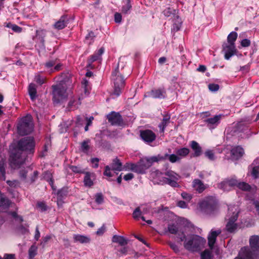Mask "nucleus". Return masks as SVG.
Here are the masks:
<instances>
[{"mask_svg":"<svg viewBox=\"0 0 259 259\" xmlns=\"http://www.w3.org/2000/svg\"><path fill=\"white\" fill-rule=\"evenodd\" d=\"M190 146L194 151V153L192 155L191 157H198L201 155L202 152V148L197 142L192 141L190 142Z\"/></svg>","mask_w":259,"mask_h":259,"instance_id":"f3484780","label":"nucleus"},{"mask_svg":"<svg viewBox=\"0 0 259 259\" xmlns=\"http://www.w3.org/2000/svg\"><path fill=\"white\" fill-rule=\"evenodd\" d=\"M112 241L119 243L120 245L123 246L128 243V240L123 236L114 235L112 238Z\"/></svg>","mask_w":259,"mask_h":259,"instance_id":"2f4dec72","label":"nucleus"},{"mask_svg":"<svg viewBox=\"0 0 259 259\" xmlns=\"http://www.w3.org/2000/svg\"><path fill=\"white\" fill-rule=\"evenodd\" d=\"M150 95L153 98L164 99L166 96V92L164 89H156L152 90Z\"/></svg>","mask_w":259,"mask_h":259,"instance_id":"4be33fe9","label":"nucleus"},{"mask_svg":"<svg viewBox=\"0 0 259 259\" xmlns=\"http://www.w3.org/2000/svg\"><path fill=\"white\" fill-rule=\"evenodd\" d=\"M237 187L243 191H249L251 189L250 186L245 182H239Z\"/></svg>","mask_w":259,"mask_h":259,"instance_id":"a18cd8bd","label":"nucleus"},{"mask_svg":"<svg viewBox=\"0 0 259 259\" xmlns=\"http://www.w3.org/2000/svg\"><path fill=\"white\" fill-rule=\"evenodd\" d=\"M238 34L235 31L231 32L227 37L228 43L231 45H235V41L237 38Z\"/></svg>","mask_w":259,"mask_h":259,"instance_id":"e433bc0d","label":"nucleus"},{"mask_svg":"<svg viewBox=\"0 0 259 259\" xmlns=\"http://www.w3.org/2000/svg\"><path fill=\"white\" fill-rule=\"evenodd\" d=\"M68 21V20L67 19V16H63L54 24V28L58 30L62 29L66 26Z\"/></svg>","mask_w":259,"mask_h":259,"instance_id":"5701e85b","label":"nucleus"},{"mask_svg":"<svg viewBox=\"0 0 259 259\" xmlns=\"http://www.w3.org/2000/svg\"><path fill=\"white\" fill-rule=\"evenodd\" d=\"M150 177L153 179L154 183L158 184H163L162 181V173L158 170H154L151 172Z\"/></svg>","mask_w":259,"mask_h":259,"instance_id":"6ab92c4d","label":"nucleus"},{"mask_svg":"<svg viewBox=\"0 0 259 259\" xmlns=\"http://www.w3.org/2000/svg\"><path fill=\"white\" fill-rule=\"evenodd\" d=\"M105 231L106 227L105 225H103V226L97 230L96 234L99 236H102L105 233Z\"/></svg>","mask_w":259,"mask_h":259,"instance_id":"bf43d9fd","label":"nucleus"},{"mask_svg":"<svg viewBox=\"0 0 259 259\" xmlns=\"http://www.w3.org/2000/svg\"><path fill=\"white\" fill-rule=\"evenodd\" d=\"M73 239L75 242H78L80 243H87L90 241V239L88 237L79 234L74 235Z\"/></svg>","mask_w":259,"mask_h":259,"instance_id":"c85d7f7f","label":"nucleus"},{"mask_svg":"<svg viewBox=\"0 0 259 259\" xmlns=\"http://www.w3.org/2000/svg\"><path fill=\"white\" fill-rule=\"evenodd\" d=\"M15 256L14 254H6L4 256V259H15Z\"/></svg>","mask_w":259,"mask_h":259,"instance_id":"774afa93","label":"nucleus"},{"mask_svg":"<svg viewBox=\"0 0 259 259\" xmlns=\"http://www.w3.org/2000/svg\"><path fill=\"white\" fill-rule=\"evenodd\" d=\"M136 164L133 163L126 162L124 165H123V170L127 171L132 170L136 172Z\"/></svg>","mask_w":259,"mask_h":259,"instance_id":"ea45409f","label":"nucleus"},{"mask_svg":"<svg viewBox=\"0 0 259 259\" xmlns=\"http://www.w3.org/2000/svg\"><path fill=\"white\" fill-rule=\"evenodd\" d=\"M222 231L220 229L217 230H211L208 235V244L210 249L212 250L214 248V245L216 242L217 237L221 233Z\"/></svg>","mask_w":259,"mask_h":259,"instance_id":"2eb2a0df","label":"nucleus"},{"mask_svg":"<svg viewBox=\"0 0 259 259\" xmlns=\"http://www.w3.org/2000/svg\"><path fill=\"white\" fill-rule=\"evenodd\" d=\"M53 95L54 100L57 102L65 99L67 97L66 87L62 83H59L52 86Z\"/></svg>","mask_w":259,"mask_h":259,"instance_id":"6e6552de","label":"nucleus"},{"mask_svg":"<svg viewBox=\"0 0 259 259\" xmlns=\"http://www.w3.org/2000/svg\"><path fill=\"white\" fill-rule=\"evenodd\" d=\"M176 11L175 9L167 8L163 11V13L165 16L167 17L172 16L174 19H177L178 20L177 22L179 23V16L176 15Z\"/></svg>","mask_w":259,"mask_h":259,"instance_id":"c756f323","label":"nucleus"},{"mask_svg":"<svg viewBox=\"0 0 259 259\" xmlns=\"http://www.w3.org/2000/svg\"><path fill=\"white\" fill-rule=\"evenodd\" d=\"M104 52V48L103 47L101 48L98 51V52L94 54L92 56H91L90 59L88 60V66L89 67H90L92 65V64L96 61L99 60H101V55L103 54Z\"/></svg>","mask_w":259,"mask_h":259,"instance_id":"a211bd4d","label":"nucleus"},{"mask_svg":"<svg viewBox=\"0 0 259 259\" xmlns=\"http://www.w3.org/2000/svg\"><path fill=\"white\" fill-rule=\"evenodd\" d=\"M205 155L210 160H214L215 156L212 150H208L205 151Z\"/></svg>","mask_w":259,"mask_h":259,"instance_id":"8fccbe9b","label":"nucleus"},{"mask_svg":"<svg viewBox=\"0 0 259 259\" xmlns=\"http://www.w3.org/2000/svg\"><path fill=\"white\" fill-rule=\"evenodd\" d=\"M223 51L225 52V58L229 60L232 56L236 53L235 46L229 44H225L223 46Z\"/></svg>","mask_w":259,"mask_h":259,"instance_id":"4468645a","label":"nucleus"},{"mask_svg":"<svg viewBox=\"0 0 259 259\" xmlns=\"http://www.w3.org/2000/svg\"><path fill=\"white\" fill-rule=\"evenodd\" d=\"M193 187L199 193H202L206 188L203 183L199 179L193 180Z\"/></svg>","mask_w":259,"mask_h":259,"instance_id":"b1692460","label":"nucleus"},{"mask_svg":"<svg viewBox=\"0 0 259 259\" xmlns=\"http://www.w3.org/2000/svg\"><path fill=\"white\" fill-rule=\"evenodd\" d=\"M150 167V164L148 162L147 159H144L141 160L136 164V172L139 174H144L146 170Z\"/></svg>","mask_w":259,"mask_h":259,"instance_id":"dca6fc26","label":"nucleus"},{"mask_svg":"<svg viewBox=\"0 0 259 259\" xmlns=\"http://www.w3.org/2000/svg\"><path fill=\"white\" fill-rule=\"evenodd\" d=\"M111 170L114 171H121L123 170L122 163L117 157L112 160L110 166L107 165L105 167V170L103 173L104 175L108 177H112L113 174L111 172Z\"/></svg>","mask_w":259,"mask_h":259,"instance_id":"1a4fd4ad","label":"nucleus"},{"mask_svg":"<svg viewBox=\"0 0 259 259\" xmlns=\"http://www.w3.org/2000/svg\"><path fill=\"white\" fill-rule=\"evenodd\" d=\"M70 168L72 171L75 173H84V171L82 170L79 167L71 165L70 166Z\"/></svg>","mask_w":259,"mask_h":259,"instance_id":"603ef678","label":"nucleus"},{"mask_svg":"<svg viewBox=\"0 0 259 259\" xmlns=\"http://www.w3.org/2000/svg\"><path fill=\"white\" fill-rule=\"evenodd\" d=\"M146 211L143 209L142 211L140 207H137L133 213V217L136 220H139L140 218L142 219L143 221H145V218L143 216H141L142 213H145Z\"/></svg>","mask_w":259,"mask_h":259,"instance_id":"473e14b6","label":"nucleus"},{"mask_svg":"<svg viewBox=\"0 0 259 259\" xmlns=\"http://www.w3.org/2000/svg\"><path fill=\"white\" fill-rule=\"evenodd\" d=\"M176 235H177V237L180 239L181 241L187 240L186 239V235L183 232L179 231Z\"/></svg>","mask_w":259,"mask_h":259,"instance_id":"4d7b16f0","label":"nucleus"},{"mask_svg":"<svg viewBox=\"0 0 259 259\" xmlns=\"http://www.w3.org/2000/svg\"><path fill=\"white\" fill-rule=\"evenodd\" d=\"M0 172L2 173L3 176L5 177V163L3 161H0Z\"/></svg>","mask_w":259,"mask_h":259,"instance_id":"69168bd1","label":"nucleus"},{"mask_svg":"<svg viewBox=\"0 0 259 259\" xmlns=\"http://www.w3.org/2000/svg\"><path fill=\"white\" fill-rule=\"evenodd\" d=\"M170 117L169 115H165L163 116V118L161 122L159 124V127L161 132H164L165 127L167 126L168 123L169 122Z\"/></svg>","mask_w":259,"mask_h":259,"instance_id":"72a5a7b5","label":"nucleus"},{"mask_svg":"<svg viewBox=\"0 0 259 259\" xmlns=\"http://www.w3.org/2000/svg\"><path fill=\"white\" fill-rule=\"evenodd\" d=\"M165 175L167 177L162 178L163 183L167 184L174 188L180 187L178 181L181 177L179 174L171 170H168L165 172Z\"/></svg>","mask_w":259,"mask_h":259,"instance_id":"0eeeda50","label":"nucleus"},{"mask_svg":"<svg viewBox=\"0 0 259 259\" xmlns=\"http://www.w3.org/2000/svg\"><path fill=\"white\" fill-rule=\"evenodd\" d=\"M181 196L183 199L190 201L192 199V196L190 194H188L186 192H183L181 194Z\"/></svg>","mask_w":259,"mask_h":259,"instance_id":"0e129e2a","label":"nucleus"},{"mask_svg":"<svg viewBox=\"0 0 259 259\" xmlns=\"http://www.w3.org/2000/svg\"><path fill=\"white\" fill-rule=\"evenodd\" d=\"M209 90L212 92H215L219 90V85L217 84L211 83L208 85Z\"/></svg>","mask_w":259,"mask_h":259,"instance_id":"5fc2aeb1","label":"nucleus"},{"mask_svg":"<svg viewBox=\"0 0 259 259\" xmlns=\"http://www.w3.org/2000/svg\"><path fill=\"white\" fill-rule=\"evenodd\" d=\"M84 173L85 174V176L83 180L84 185L87 187H91L94 184L92 180V178H94L95 174L90 172H85Z\"/></svg>","mask_w":259,"mask_h":259,"instance_id":"a878e982","label":"nucleus"},{"mask_svg":"<svg viewBox=\"0 0 259 259\" xmlns=\"http://www.w3.org/2000/svg\"><path fill=\"white\" fill-rule=\"evenodd\" d=\"M56 64V60H52L49 61L45 64L46 67L49 69V71L52 72V68H53V66Z\"/></svg>","mask_w":259,"mask_h":259,"instance_id":"09e8293b","label":"nucleus"},{"mask_svg":"<svg viewBox=\"0 0 259 259\" xmlns=\"http://www.w3.org/2000/svg\"><path fill=\"white\" fill-rule=\"evenodd\" d=\"M99 159L98 158H93L91 159V163L93 164V167L97 168L99 166Z\"/></svg>","mask_w":259,"mask_h":259,"instance_id":"6e6d98bb","label":"nucleus"},{"mask_svg":"<svg viewBox=\"0 0 259 259\" xmlns=\"http://www.w3.org/2000/svg\"><path fill=\"white\" fill-rule=\"evenodd\" d=\"M166 156V155L164 156V155L158 154L157 156H152L146 159L148 161V162L150 163L151 166L154 162H157L159 161L165 160Z\"/></svg>","mask_w":259,"mask_h":259,"instance_id":"7c9ffc66","label":"nucleus"},{"mask_svg":"<svg viewBox=\"0 0 259 259\" xmlns=\"http://www.w3.org/2000/svg\"><path fill=\"white\" fill-rule=\"evenodd\" d=\"M33 129V124L30 115H27L22 118L17 126L18 133L21 136L30 134Z\"/></svg>","mask_w":259,"mask_h":259,"instance_id":"423d86ee","label":"nucleus"},{"mask_svg":"<svg viewBox=\"0 0 259 259\" xmlns=\"http://www.w3.org/2000/svg\"><path fill=\"white\" fill-rule=\"evenodd\" d=\"M35 81L40 85L45 83V78L39 75H36L34 78Z\"/></svg>","mask_w":259,"mask_h":259,"instance_id":"3c124183","label":"nucleus"},{"mask_svg":"<svg viewBox=\"0 0 259 259\" xmlns=\"http://www.w3.org/2000/svg\"><path fill=\"white\" fill-rule=\"evenodd\" d=\"M243 154L244 150L240 146L235 147L231 150V157L233 159H238L243 156Z\"/></svg>","mask_w":259,"mask_h":259,"instance_id":"412c9836","label":"nucleus"},{"mask_svg":"<svg viewBox=\"0 0 259 259\" xmlns=\"http://www.w3.org/2000/svg\"><path fill=\"white\" fill-rule=\"evenodd\" d=\"M12 29L13 30V31H14L15 32L19 33L22 31V29L21 27H19V26H18L16 24H14V25H13V27H12Z\"/></svg>","mask_w":259,"mask_h":259,"instance_id":"338daca9","label":"nucleus"},{"mask_svg":"<svg viewBox=\"0 0 259 259\" xmlns=\"http://www.w3.org/2000/svg\"><path fill=\"white\" fill-rule=\"evenodd\" d=\"M122 16L119 13H115L114 14V21L117 23H119L121 22Z\"/></svg>","mask_w":259,"mask_h":259,"instance_id":"13d9d810","label":"nucleus"},{"mask_svg":"<svg viewBox=\"0 0 259 259\" xmlns=\"http://www.w3.org/2000/svg\"><path fill=\"white\" fill-rule=\"evenodd\" d=\"M112 80L114 84L112 95L115 96L116 97H118L125 85V79L119 72L118 67L112 73Z\"/></svg>","mask_w":259,"mask_h":259,"instance_id":"20e7f679","label":"nucleus"},{"mask_svg":"<svg viewBox=\"0 0 259 259\" xmlns=\"http://www.w3.org/2000/svg\"><path fill=\"white\" fill-rule=\"evenodd\" d=\"M238 217V211H234L232 217L229 218V221L226 224V230L230 232H234L237 228V224L235 223Z\"/></svg>","mask_w":259,"mask_h":259,"instance_id":"9b49d317","label":"nucleus"},{"mask_svg":"<svg viewBox=\"0 0 259 259\" xmlns=\"http://www.w3.org/2000/svg\"><path fill=\"white\" fill-rule=\"evenodd\" d=\"M103 197L101 193H98L96 195V202L98 204H101L103 202Z\"/></svg>","mask_w":259,"mask_h":259,"instance_id":"864d4df0","label":"nucleus"},{"mask_svg":"<svg viewBox=\"0 0 259 259\" xmlns=\"http://www.w3.org/2000/svg\"><path fill=\"white\" fill-rule=\"evenodd\" d=\"M200 256L201 259H211L213 256L211 250H204L201 253Z\"/></svg>","mask_w":259,"mask_h":259,"instance_id":"58836bf2","label":"nucleus"},{"mask_svg":"<svg viewBox=\"0 0 259 259\" xmlns=\"http://www.w3.org/2000/svg\"><path fill=\"white\" fill-rule=\"evenodd\" d=\"M62 77L63 79L60 81V82L59 83H62L63 85H70L72 81L71 80V74L67 73H64L62 74Z\"/></svg>","mask_w":259,"mask_h":259,"instance_id":"c9c22d12","label":"nucleus"},{"mask_svg":"<svg viewBox=\"0 0 259 259\" xmlns=\"http://www.w3.org/2000/svg\"><path fill=\"white\" fill-rule=\"evenodd\" d=\"M217 202L212 196H208L200 200L198 203L200 210L204 213L210 214L217 207Z\"/></svg>","mask_w":259,"mask_h":259,"instance_id":"39448f33","label":"nucleus"},{"mask_svg":"<svg viewBox=\"0 0 259 259\" xmlns=\"http://www.w3.org/2000/svg\"><path fill=\"white\" fill-rule=\"evenodd\" d=\"M239 182L235 179H231L226 180L218 185L219 188L223 189L224 191H229L232 187L236 186L238 187Z\"/></svg>","mask_w":259,"mask_h":259,"instance_id":"ddd939ff","label":"nucleus"},{"mask_svg":"<svg viewBox=\"0 0 259 259\" xmlns=\"http://www.w3.org/2000/svg\"><path fill=\"white\" fill-rule=\"evenodd\" d=\"M37 207L40 209L41 211H44L47 210V206L44 202H39L37 204Z\"/></svg>","mask_w":259,"mask_h":259,"instance_id":"680f3d73","label":"nucleus"},{"mask_svg":"<svg viewBox=\"0 0 259 259\" xmlns=\"http://www.w3.org/2000/svg\"><path fill=\"white\" fill-rule=\"evenodd\" d=\"M10 205V202L8 199L0 193V212L6 211Z\"/></svg>","mask_w":259,"mask_h":259,"instance_id":"aec40b11","label":"nucleus"},{"mask_svg":"<svg viewBox=\"0 0 259 259\" xmlns=\"http://www.w3.org/2000/svg\"><path fill=\"white\" fill-rule=\"evenodd\" d=\"M140 137L146 143L150 144L156 138V134L150 130H144L140 131Z\"/></svg>","mask_w":259,"mask_h":259,"instance_id":"9d476101","label":"nucleus"},{"mask_svg":"<svg viewBox=\"0 0 259 259\" xmlns=\"http://www.w3.org/2000/svg\"><path fill=\"white\" fill-rule=\"evenodd\" d=\"M29 259H32L37 254V247L32 245L28 251Z\"/></svg>","mask_w":259,"mask_h":259,"instance_id":"c03bdc74","label":"nucleus"},{"mask_svg":"<svg viewBox=\"0 0 259 259\" xmlns=\"http://www.w3.org/2000/svg\"><path fill=\"white\" fill-rule=\"evenodd\" d=\"M28 92L31 100L34 101L37 97V91L35 84L31 83L28 86Z\"/></svg>","mask_w":259,"mask_h":259,"instance_id":"bb28decb","label":"nucleus"},{"mask_svg":"<svg viewBox=\"0 0 259 259\" xmlns=\"http://www.w3.org/2000/svg\"><path fill=\"white\" fill-rule=\"evenodd\" d=\"M167 229L168 232L172 234H177L179 231L177 226L175 224L168 225Z\"/></svg>","mask_w":259,"mask_h":259,"instance_id":"49530a36","label":"nucleus"},{"mask_svg":"<svg viewBox=\"0 0 259 259\" xmlns=\"http://www.w3.org/2000/svg\"><path fill=\"white\" fill-rule=\"evenodd\" d=\"M221 117V115H215L213 117L206 119L205 122L207 123V126L210 128L212 126H216L219 123Z\"/></svg>","mask_w":259,"mask_h":259,"instance_id":"393cba45","label":"nucleus"},{"mask_svg":"<svg viewBox=\"0 0 259 259\" xmlns=\"http://www.w3.org/2000/svg\"><path fill=\"white\" fill-rule=\"evenodd\" d=\"M250 41L248 39H243L241 42V46L243 47H247L250 45Z\"/></svg>","mask_w":259,"mask_h":259,"instance_id":"e2e57ef3","label":"nucleus"},{"mask_svg":"<svg viewBox=\"0 0 259 259\" xmlns=\"http://www.w3.org/2000/svg\"><path fill=\"white\" fill-rule=\"evenodd\" d=\"M107 118L112 125H121L123 124V120L119 113L112 112L107 116Z\"/></svg>","mask_w":259,"mask_h":259,"instance_id":"f8f14e48","label":"nucleus"},{"mask_svg":"<svg viewBox=\"0 0 259 259\" xmlns=\"http://www.w3.org/2000/svg\"><path fill=\"white\" fill-rule=\"evenodd\" d=\"M166 155V156L165 157V160L168 159L169 161L171 163H175L177 161H180V157H179V156H178L177 155V154H172L169 155L168 154L166 153L164 154V156Z\"/></svg>","mask_w":259,"mask_h":259,"instance_id":"4c0bfd02","label":"nucleus"},{"mask_svg":"<svg viewBox=\"0 0 259 259\" xmlns=\"http://www.w3.org/2000/svg\"><path fill=\"white\" fill-rule=\"evenodd\" d=\"M81 102L80 101V99H78L77 100H73L70 101V102L68 103L69 107L72 109H74L77 108H78V106L80 105Z\"/></svg>","mask_w":259,"mask_h":259,"instance_id":"37998d69","label":"nucleus"},{"mask_svg":"<svg viewBox=\"0 0 259 259\" xmlns=\"http://www.w3.org/2000/svg\"><path fill=\"white\" fill-rule=\"evenodd\" d=\"M46 36V31L44 30H40L36 31V38L38 39L40 41V47L44 48L45 47V39L44 38Z\"/></svg>","mask_w":259,"mask_h":259,"instance_id":"cd10ccee","label":"nucleus"},{"mask_svg":"<svg viewBox=\"0 0 259 259\" xmlns=\"http://www.w3.org/2000/svg\"><path fill=\"white\" fill-rule=\"evenodd\" d=\"M34 147L33 138L30 137H26L21 139L18 143V151L14 153L12 159L14 164L20 165L23 164L26 160L25 154L24 151L32 152Z\"/></svg>","mask_w":259,"mask_h":259,"instance_id":"f257e3e1","label":"nucleus"},{"mask_svg":"<svg viewBox=\"0 0 259 259\" xmlns=\"http://www.w3.org/2000/svg\"><path fill=\"white\" fill-rule=\"evenodd\" d=\"M90 141L89 140H85V141H83L81 144V150L85 153H87L90 149V146L89 145V143H90Z\"/></svg>","mask_w":259,"mask_h":259,"instance_id":"a19ab883","label":"nucleus"},{"mask_svg":"<svg viewBox=\"0 0 259 259\" xmlns=\"http://www.w3.org/2000/svg\"><path fill=\"white\" fill-rule=\"evenodd\" d=\"M251 176L255 179L259 177V166H254L252 168L251 172Z\"/></svg>","mask_w":259,"mask_h":259,"instance_id":"de8ad7c7","label":"nucleus"},{"mask_svg":"<svg viewBox=\"0 0 259 259\" xmlns=\"http://www.w3.org/2000/svg\"><path fill=\"white\" fill-rule=\"evenodd\" d=\"M131 8L132 5L131 4V0H126L124 5L122 7V13L125 14H127Z\"/></svg>","mask_w":259,"mask_h":259,"instance_id":"79ce46f5","label":"nucleus"},{"mask_svg":"<svg viewBox=\"0 0 259 259\" xmlns=\"http://www.w3.org/2000/svg\"><path fill=\"white\" fill-rule=\"evenodd\" d=\"M249 245L251 250L248 247H244L241 249L238 256L234 259H255L253 254L255 257L259 258V236H251L249 239Z\"/></svg>","mask_w":259,"mask_h":259,"instance_id":"f03ea898","label":"nucleus"},{"mask_svg":"<svg viewBox=\"0 0 259 259\" xmlns=\"http://www.w3.org/2000/svg\"><path fill=\"white\" fill-rule=\"evenodd\" d=\"M176 153L180 157L181 160L182 158L185 157L189 154L190 150L187 148L184 147L177 149Z\"/></svg>","mask_w":259,"mask_h":259,"instance_id":"f704fd0d","label":"nucleus"},{"mask_svg":"<svg viewBox=\"0 0 259 259\" xmlns=\"http://www.w3.org/2000/svg\"><path fill=\"white\" fill-rule=\"evenodd\" d=\"M206 242L204 238L198 235H192L185 242V248L191 251L197 252L200 251Z\"/></svg>","mask_w":259,"mask_h":259,"instance_id":"7ed1b4c3","label":"nucleus"},{"mask_svg":"<svg viewBox=\"0 0 259 259\" xmlns=\"http://www.w3.org/2000/svg\"><path fill=\"white\" fill-rule=\"evenodd\" d=\"M62 64L61 63H57L54 65L53 68H52V72L58 71L62 69Z\"/></svg>","mask_w":259,"mask_h":259,"instance_id":"052dcab7","label":"nucleus"}]
</instances>
